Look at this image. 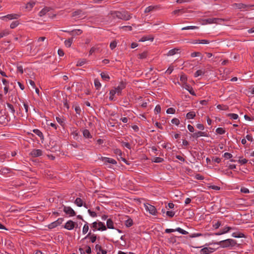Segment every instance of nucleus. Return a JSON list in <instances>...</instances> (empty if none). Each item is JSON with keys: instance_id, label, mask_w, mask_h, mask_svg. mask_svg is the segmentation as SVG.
I'll return each instance as SVG.
<instances>
[{"instance_id": "nucleus-1", "label": "nucleus", "mask_w": 254, "mask_h": 254, "mask_svg": "<svg viewBox=\"0 0 254 254\" xmlns=\"http://www.w3.org/2000/svg\"><path fill=\"white\" fill-rule=\"evenodd\" d=\"M110 14L114 18H117L124 20H128L131 18V15L127 11H111Z\"/></svg>"}, {"instance_id": "nucleus-2", "label": "nucleus", "mask_w": 254, "mask_h": 254, "mask_svg": "<svg viewBox=\"0 0 254 254\" xmlns=\"http://www.w3.org/2000/svg\"><path fill=\"white\" fill-rule=\"evenodd\" d=\"M217 244L220 245L222 248H227L229 247H234L237 245V243L235 240L228 239L225 240L220 241L217 243Z\"/></svg>"}, {"instance_id": "nucleus-3", "label": "nucleus", "mask_w": 254, "mask_h": 254, "mask_svg": "<svg viewBox=\"0 0 254 254\" xmlns=\"http://www.w3.org/2000/svg\"><path fill=\"white\" fill-rule=\"evenodd\" d=\"M223 21H224V19L219 18H209L203 20L206 24H220Z\"/></svg>"}, {"instance_id": "nucleus-4", "label": "nucleus", "mask_w": 254, "mask_h": 254, "mask_svg": "<svg viewBox=\"0 0 254 254\" xmlns=\"http://www.w3.org/2000/svg\"><path fill=\"white\" fill-rule=\"evenodd\" d=\"M144 207L147 211L153 215H156L157 211L155 207L149 203L144 204Z\"/></svg>"}, {"instance_id": "nucleus-5", "label": "nucleus", "mask_w": 254, "mask_h": 254, "mask_svg": "<svg viewBox=\"0 0 254 254\" xmlns=\"http://www.w3.org/2000/svg\"><path fill=\"white\" fill-rule=\"evenodd\" d=\"M63 211L64 212H65L66 214L69 215V216H73L76 215L75 212L70 207L66 206L64 205H63Z\"/></svg>"}, {"instance_id": "nucleus-6", "label": "nucleus", "mask_w": 254, "mask_h": 254, "mask_svg": "<svg viewBox=\"0 0 254 254\" xmlns=\"http://www.w3.org/2000/svg\"><path fill=\"white\" fill-rule=\"evenodd\" d=\"M51 8L49 7H45L43 8L39 13V15L40 16H43L44 15H46L47 14L49 15L50 17L54 18L56 16V14H54L53 16H51L49 13V12L51 10Z\"/></svg>"}, {"instance_id": "nucleus-7", "label": "nucleus", "mask_w": 254, "mask_h": 254, "mask_svg": "<svg viewBox=\"0 0 254 254\" xmlns=\"http://www.w3.org/2000/svg\"><path fill=\"white\" fill-rule=\"evenodd\" d=\"M126 84L124 81H121L118 87L114 89L117 92L118 95H121L122 90L126 88Z\"/></svg>"}, {"instance_id": "nucleus-8", "label": "nucleus", "mask_w": 254, "mask_h": 254, "mask_svg": "<svg viewBox=\"0 0 254 254\" xmlns=\"http://www.w3.org/2000/svg\"><path fill=\"white\" fill-rule=\"evenodd\" d=\"M63 221H64V218H60L58 219L56 221L49 224L48 228L51 229L56 228V227L61 225L62 223V222H63Z\"/></svg>"}, {"instance_id": "nucleus-9", "label": "nucleus", "mask_w": 254, "mask_h": 254, "mask_svg": "<svg viewBox=\"0 0 254 254\" xmlns=\"http://www.w3.org/2000/svg\"><path fill=\"white\" fill-rule=\"evenodd\" d=\"M20 17V15L18 14H9L5 16H1L0 19L1 20H4L6 19L7 20L17 19Z\"/></svg>"}, {"instance_id": "nucleus-10", "label": "nucleus", "mask_w": 254, "mask_h": 254, "mask_svg": "<svg viewBox=\"0 0 254 254\" xmlns=\"http://www.w3.org/2000/svg\"><path fill=\"white\" fill-rule=\"evenodd\" d=\"M191 136L193 138L197 139V138H198L200 136L207 137L208 134L206 132L198 131L195 132L193 133V134H192L191 135Z\"/></svg>"}, {"instance_id": "nucleus-11", "label": "nucleus", "mask_w": 254, "mask_h": 254, "mask_svg": "<svg viewBox=\"0 0 254 254\" xmlns=\"http://www.w3.org/2000/svg\"><path fill=\"white\" fill-rule=\"evenodd\" d=\"M43 152L41 149H33L30 153V155L33 157H37L42 156Z\"/></svg>"}, {"instance_id": "nucleus-12", "label": "nucleus", "mask_w": 254, "mask_h": 254, "mask_svg": "<svg viewBox=\"0 0 254 254\" xmlns=\"http://www.w3.org/2000/svg\"><path fill=\"white\" fill-rule=\"evenodd\" d=\"M75 223L72 220H68L64 225V228L67 230H72L75 227Z\"/></svg>"}, {"instance_id": "nucleus-13", "label": "nucleus", "mask_w": 254, "mask_h": 254, "mask_svg": "<svg viewBox=\"0 0 254 254\" xmlns=\"http://www.w3.org/2000/svg\"><path fill=\"white\" fill-rule=\"evenodd\" d=\"M101 160L103 162H104V164L107 165V163H110L112 164H116L117 161L112 158H108V157H102Z\"/></svg>"}, {"instance_id": "nucleus-14", "label": "nucleus", "mask_w": 254, "mask_h": 254, "mask_svg": "<svg viewBox=\"0 0 254 254\" xmlns=\"http://www.w3.org/2000/svg\"><path fill=\"white\" fill-rule=\"evenodd\" d=\"M214 251V249L211 248L205 247L200 251V254H210Z\"/></svg>"}, {"instance_id": "nucleus-15", "label": "nucleus", "mask_w": 254, "mask_h": 254, "mask_svg": "<svg viewBox=\"0 0 254 254\" xmlns=\"http://www.w3.org/2000/svg\"><path fill=\"white\" fill-rule=\"evenodd\" d=\"M85 12H83L81 9H78L72 13V17H77L78 18H80L82 17L83 15H85Z\"/></svg>"}, {"instance_id": "nucleus-16", "label": "nucleus", "mask_w": 254, "mask_h": 254, "mask_svg": "<svg viewBox=\"0 0 254 254\" xmlns=\"http://www.w3.org/2000/svg\"><path fill=\"white\" fill-rule=\"evenodd\" d=\"M234 5L235 6L236 8L241 10H244L248 7H250L251 6V5H246L242 3H235Z\"/></svg>"}, {"instance_id": "nucleus-17", "label": "nucleus", "mask_w": 254, "mask_h": 254, "mask_svg": "<svg viewBox=\"0 0 254 254\" xmlns=\"http://www.w3.org/2000/svg\"><path fill=\"white\" fill-rule=\"evenodd\" d=\"M183 87L185 88L186 90H187L190 94L192 95L195 96V93L191 86L189 85L187 83H185V85H183Z\"/></svg>"}, {"instance_id": "nucleus-18", "label": "nucleus", "mask_w": 254, "mask_h": 254, "mask_svg": "<svg viewBox=\"0 0 254 254\" xmlns=\"http://www.w3.org/2000/svg\"><path fill=\"white\" fill-rule=\"evenodd\" d=\"M11 169L7 167H2L0 169V174L5 175L10 172Z\"/></svg>"}, {"instance_id": "nucleus-19", "label": "nucleus", "mask_w": 254, "mask_h": 254, "mask_svg": "<svg viewBox=\"0 0 254 254\" xmlns=\"http://www.w3.org/2000/svg\"><path fill=\"white\" fill-rule=\"evenodd\" d=\"M154 40V37L152 36H143L139 40V42H145L146 41L150 40L151 41H153Z\"/></svg>"}, {"instance_id": "nucleus-20", "label": "nucleus", "mask_w": 254, "mask_h": 254, "mask_svg": "<svg viewBox=\"0 0 254 254\" xmlns=\"http://www.w3.org/2000/svg\"><path fill=\"white\" fill-rule=\"evenodd\" d=\"M33 132L40 137L41 140H43L44 137L43 133L38 129H34Z\"/></svg>"}, {"instance_id": "nucleus-21", "label": "nucleus", "mask_w": 254, "mask_h": 254, "mask_svg": "<svg viewBox=\"0 0 254 254\" xmlns=\"http://www.w3.org/2000/svg\"><path fill=\"white\" fill-rule=\"evenodd\" d=\"M98 226L99 227L97 230L99 231H105L107 229L106 226L102 222H99L98 223Z\"/></svg>"}, {"instance_id": "nucleus-22", "label": "nucleus", "mask_w": 254, "mask_h": 254, "mask_svg": "<svg viewBox=\"0 0 254 254\" xmlns=\"http://www.w3.org/2000/svg\"><path fill=\"white\" fill-rule=\"evenodd\" d=\"M107 227L109 229H114V223L111 219H107Z\"/></svg>"}, {"instance_id": "nucleus-23", "label": "nucleus", "mask_w": 254, "mask_h": 254, "mask_svg": "<svg viewBox=\"0 0 254 254\" xmlns=\"http://www.w3.org/2000/svg\"><path fill=\"white\" fill-rule=\"evenodd\" d=\"M83 136L87 138H90L92 137V136L89 132V131L87 129H85L83 131Z\"/></svg>"}, {"instance_id": "nucleus-24", "label": "nucleus", "mask_w": 254, "mask_h": 254, "mask_svg": "<svg viewBox=\"0 0 254 254\" xmlns=\"http://www.w3.org/2000/svg\"><path fill=\"white\" fill-rule=\"evenodd\" d=\"M193 43H194V44L199 43V44H209V41H208L207 40H205V39H203V40H195L194 41Z\"/></svg>"}, {"instance_id": "nucleus-25", "label": "nucleus", "mask_w": 254, "mask_h": 254, "mask_svg": "<svg viewBox=\"0 0 254 254\" xmlns=\"http://www.w3.org/2000/svg\"><path fill=\"white\" fill-rule=\"evenodd\" d=\"M187 118L188 119H192L195 117V113L193 111H191L187 114Z\"/></svg>"}, {"instance_id": "nucleus-26", "label": "nucleus", "mask_w": 254, "mask_h": 254, "mask_svg": "<svg viewBox=\"0 0 254 254\" xmlns=\"http://www.w3.org/2000/svg\"><path fill=\"white\" fill-rule=\"evenodd\" d=\"M74 203L78 206L81 207L83 205V201L82 200L79 198L77 197L76 198Z\"/></svg>"}, {"instance_id": "nucleus-27", "label": "nucleus", "mask_w": 254, "mask_h": 254, "mask_svg": "<svg viewBox=\"0 0 254 254\" xmlns=\"http://www.w3.org/2000/svg\"><path fill=\"white\" fill-rule=\"evenodd\" d=\"M179 50V49H176V48L170 50V51H169V52L167 54V56H173V55H175L178 52V51Z\"/></svg>"}, {"instance_id": "nucleus-28", "label": "nucleus", "mask_w": 254, "mask_h": 254, "mask_svg": "<svg viewBox=\"0 0 254 254\" xmlns=\"http://www.w3.org/2000/svg\"><path fill=\"white\" fill-rule=\"evenodd\" d=\"M73 42V38H69L64 41V44L66 47H70Z\"/></svg>"}, {"instance_id": "nucleus-29", "label": "nucleus", "mask_w": 254, "mask_h": 254, "mask_svg": "<svg viewBox=\"0 0 254 254\" xmlns=\"http://www.w3.org/2000/svg\"><path fill=\"white\" fill-rule=\"evenodd\" d=\"M125 224L126 227H129L133 225V221L131 218H128L125 221Z\"/></svg>"}, {"instance_id": "nucleus-30", "label": "nucleus", "mask_w": 254, "mask_h": 254, "mask_svg": "<svg viewBox=\"0 0 254 254\" xmlns=\"http://www.w3.org/2000/svg\"><path fill=\"white\" fill-rule=\"evenodd\" d=\"M217 108L221 110L226 111L229 108L227 105L219 104L217 106Z\"/></svg>"}, {"instance_id": "nucleus-31", "label": "nucleus", "mask_w": 254, "mask_h": 254, "mask_svg": "<svg viewBox=\"0 0 254 254\" xmlns=\"http://www.w3.org/2000/svg\"><path fill=\"white\" fill-rule=\"evenodd\" d=\"M177 238H182V237L181 236V237L172 236V237H170V238H169L168 242L170 243L174 244L177 241V240H176Z\"/></svg>"}, {"instance_id": "nucleus-32", "label": "nucleus", "mask_w": 254, "mask_h": 254, "mask_svg": "<svg viewBox=\"0 0 254 254\" xmlns=\"http://www.w3.org/2000/svg\"><path fill=\"white\" fill-rule=\"evenodd\" d=\"M87 62L86 60L85 59H82V60H79L76 64L77 66H80L83 65L84 64H86Z\"/></svg>"}, {"instance_id": "nucleus-33", "label": "nucleus", "mask_w": 254, "mask_h": 254, "mask_svg": "<svg viewBox=\"0 0 254 254\" xmlns=\"http://www.w3.org/2000/svg\"><path fill=\"white\" fill-rule=\"evenodd\" d=\"M72 31L73 32H72L71 34V35L72 36L79 35L81 34V33H82V30H81V29L73 30Z\"/></svg>"}, {"instance_id": "nucleus-34", "label": "nucleus", "mask_w": 254, "mask_h": 254, "mask_svg": "<svg viewBox=\"0 0 254 254\" xmlns=\"http://www.w3.org/2000/svg\"><path fill=\"white\" fill-rule=\"evenodd\" d=\"M180 81L183 83V85H185L187 83V77L185 74H182L180 77Z\"/></svg>"}, {"instance_id": "nucleus-35", "label": "nucleus", "mask_w": 254, "mask_h": 254, "mask_svg": "<svg viewBox=\"0 0 254 254\" xmlns=\"http://www.w3.org/2000/svg\"><path fill=\"white\" fill-rule=\"evenodd\" d=\"M175 231H177L179 232L180 233L183 234V235H187L189 233L188 232L182 229V228L178 227L175 229Z\"/></svg>"}, {"instance_id": "nucleus-36", "label": "nucleus", "mask_w": 254, "mask_h": 254, "mask_svg": "<svg viewBox=\"0 0 254 254\" xmlns=\"http://www.w3.org/2000/svg\"><path fill=\"white\" fill-rule=\"evenodd\" d=\"M204 234L200 233H194L189 235V237L190 238H195L200 236H203Z\"/></svg>"}, {"instance_id": "nucleus-37", "label": "nucleus", "mask_w": 254, "mask_h": 254, "mask_svg": "<svg viewBox=\"0 0 254 254\" xmlns=\"http://www.w3.org/2000/svg\"><path fill=\"white\" fill-rule=\"evenodd\" d=\"M89 229V226L87 222H85V224L83 226V229H82V233L83 234H85L87 233Z\"/></svg>"}, {"instance_id": "nucleus-38", "label": "nucleus", "mask_w": 254, "mask_h": 254, "mask_svg": "<svg viewBox=\"0 0 254 254\" xmlns=\"http://www.w3.org/2000/svg\"><path fill=\"white\" fill-rule=\"evenodd\" d=\"M204 71H202V70H197L195 73H194V76L195 77H197L199 76H200V75H203L204 74Z\"/></svg>"}, {"instance_id": "nucleus-39", "label": "nucleus", "mask_w": 254, "mask_h": 254, "mask_svg": "<svg viewBox=\"0 0 254 254\" xmlns=\"http://www.w3.org/2000/svg\"><path fill=\"white\" fill-rule=\"evenodd\" d=\"M198 27L196 26H188L186 27H184L182 28V30H190V29H198Z\"/></svg>"}, {"instance_id": "nucleus-40", "label": "nucleus", "mask_w": 254, "mask_h": 254, "mask_svg": "<svg viewBox=\"0 0 254 254\" xmlns=\"http://www.w3.org/2000/svg\"><path fill=\"white\" fill-rule=\"evenodd\" d=\"M101 76L103 80H105L106 81H108L110 79V76H109V75L104 72H102L101 73Z\"/></svg>"}, {"instance_id": "nucleus-41", "label": "nucleus", "mask_w": 254, "mask_h": 254, "mask_svg": "<svg viewBox=\"0 0 254 254\" xmlns=\"http://www.w3.org/2000/svg\"><path fill=\"white\" fill-rule=\"evenodd\" d=\"M94 85L96 89H99L101 86V84L99 80L97 79H95L94 80Z\"/></svg>"}, {"instance_id": "nucleus-42", "label": "nucleus", "mask_w": 254, "mask_h": 254, "mask_svg": "<svg viewBox=\"0 0 254 254\" xmlns=\"http://www.w3.org/2000/svg\"><path fill=\"white\" fill-rule=\"evenodd\" d=\"M231 119L237 120L239 116L237 114L234 113H230L227 115Z\"/></svg>"}, {"instance_id": "nucleus-43", "label": "nucleus", "mask_w": 254, "mask_h": 254, "mask_svg": "<svg viewBox=\"0 0 254 254\" xmlns=\"http://www.w3.org/2000/svg\"><path fill=\"white\" fill-rule=\"evenodd\" d=\"M216 132L219 134H223L225 133V130L224 128L222 127H218L216 129Z\"/></svg>"}, {"instance_id": "nucleus-44", "label": "nucleus", "mask_w": 254, "mask_h": 254, "mask_svg": "<svg viewBox=\"0 0 254 254\" xmlns=\"http://www.w3.org/2000/svg\"><path fill=\"white\" fill-rule=\"evenodd\" d=\"M117 92L115 91L114 89H112L110 91V97H109V100L111 101H113L114 100V96L115 94H116Z\"/></svg>"}, {"instance_id": "nucleus-45", "label": "nucleus", "mask_w": 254, "mask_h": 254, "mask_svg": "<svg viewBox=\"0 0 254 254\" xmlns=\"http://www.w3.org/2000/svg\"><path fill=\"white\" fill-rule=\"evenodd\" d=\"M185 12V11L184 10V9H176L174 10L172 12L174 14H180V13L182 14Z\"/></svg>"}, {"instance_id": "nucleus-46", "label": "nucleus", "mask_w": 254, "mask_h": 254, "mask_svg": "<svg viewBox=\"0 0 254 254\" xmlns=\"http://www.w3.org/2000/svg\"><path fill=\"white\" fill-rule=\"evenodd\" d=\"M147 56V52H143V53L138 55V58L140 59H145Z\"/></svg>"}, {"instance_id": "nucleus-47", "label": "nucleus", "mask_w": 254, "mask_h": 254, "mask_svg": "<svg viewBox=\"0 0 254 254\" xmlns=\"http://www.w3.org/2000/svg\"><path fill=\"white\" fill-rule=\"evenodd\" d=\"M6 105L7 107L10 110L11 113L12 114H14L15 113V111L13 107V106L12 104L8 103L6 104Z\"/></svg>"}, {"instance_id": "nucleus-48", "label": "nucleus", "mask_w": 254, "mask_h": 254, "mask_svg": "<svg viewBox=\"0 0 254 254\" xmlns=\"http://www.w3.org/2000/svg\"><path fill=\"white\" fill-rule=\"evenodd\" d=\"M19 23L18 21H13L10 25V27L11 29H14L19 25Z\"/></svg>"}, {"instance_id": "nucleus-49", "label": "nucleus", "mask_w": 254, "mask_h": 254, "mask_svg": "<svg viewBox=\"0 0 254 254\" xmlns=\"http://www.w3.org/2000/svg\"><path fill=\"white\" fill-rule=\"evenodd\" d=\"M99 51V48L93 47L90 49V50L89 51V55H91L93 53L95 52L96 51Z\"/></svg>"}, {"instance_id": "nucleus-50", "label": "nucleus", "mask_w": 254, "mask_h": 254, "mask_svg": "<svg viewBox=\"0 0 254 254\" xmlns=\"http://www.w3.org/2000/svg\"><path fill=\"white\" fill-rule=\"evenodd\" d=\"M232 236L235 238H243L244 237L245 235L243 233L237 234L236 233H233L232 234Z\"/></svg>"}, {"instance_id": "nucleus-51", "label": "nucleus", "mask_w": 254, "mask_h": 254, "mask_svg": "<svg viewBox=\"0 0 254 254\" xmlns=\"http://www.w3.org/2000/svg\"><path fill=\"white\" fill-rule=\"evenodd\" d=\"M164 161V159L161 157H155L153 161L155 163H161Z\"/></svg>"}, {"instance_id": "nucleus-52", "label": "nucleus", "mask_w": 254, "mask_h": 254, "mask_svg": "<svg viewBox=\"0 0 254 254\" xmlns=\"http://www.w3.org/2000/svg\"><path fill=\"white\" fill-rule=\"evenodd\" d=\"M117 43L116 41L112 42L110 44V47L111 50L114 49L117 47Z\"/></svg>"}, {"instance_id": "nucleus-53", "label": "nucleus", "mask_w": 254, "mask_h": 254, "mask_svg": "<svg viewBox=\"0 0 254 254\" xmlns=\"http://www.w3.org/2000/svg\"><path fill=\"white\" fill-rule=\"evenodd\" d=\"M34 5H35V2H28L26 4V8H29V9H30L34 6Z\"/></svg>"}, {"instance_id": "nucleus-54", "label": "nucleus", "mask_w": 254, "mask_h": 254, "mask_svg": "<svg viewBox=\"0 0 254 254\" xmlns=\"http://www.w3.org/2000/svg\"><path fill=\"white\" fill-rule=\"evenodd\" d=\"M166 112L167 114H173L175 113V109L173 108H169L167 110Z\"/></svg>"}, {"instance_id": "nucleus-55", "label": "nucleus", "mask_w": 254, "mask_h": 254, "mask_svg": "<svg viewBox=\"0 0 254 254\" xmlns=\"http://www.w3.org/2000/svg\"><path fill=\"white\" fill-rule=\"evenodd\" d=\"M166 213V215L170 218H172L175 215V212L172 211H167Z\"/></svg>"}, {"instance_id": "nucleus-56", "label": "nucleus", "mask_w": 254, "mask_h": 254, "mask_svg": "<svg viewBox=\"0 0 254 254\" xmlns=\"http://www.w3.org/2000/svg\"><path fill=\"white\" fill-rule=\"evenodd\" d=\"M171 123L173 124H175L177 126L179 125V124H180V121L177 118H174L172 120H171Z\"/></svg>"}, {"instance_id": "nucleus-57", "label": "nucleus", "mask_w": 254, "mask_h": 254, "mask_svg": "<svg viewBox=\"0 0 254 254\" xmlns=\"http://www.w3.org/2000/svg\"><path fill=\"white\" fill-rule=\"evenodd\" d=\"M154 8L155 7L154 6H149L145 8V9L144 10V12L145 13L149 12L151 11L152 10H153L154 9Z\"/></svg>"}, {"instance_id": "nucleus-58", "label": "nucleus", "mask_w": 254, "mask_h": 254, "mask_svg": "<svg viewBox=\"0 0 254 254\" xmlns=\"http://www.w3.org/2000/svg\"><path fill=\"white\" fill-rule=\"evenodd\" d=\"M114 153L116 154L117 155H119L120 156V158L122 157V152L121 150L119 149H116L114 150Z\"/></svg>"}, {"instance_id": "nucleus-59", "label": "nucleus", "mask_w": 254, "mask_h": 254, "mask_svg": "<svg viewBox=\"0 0 254 254\" xmlns=\"http://www.w3.org/2000/svg\"><path fill=\"white\" fill-rule=\"evenodd\" d=\"M122 145L123 146L126 147V148H127L128 149H129L131 148L130 144L129 143H128V142H122Z\"/></svg>"}, {"instance_id": "nucleus-60", "label": "nucleus", "mask_w": 254, "mask_h": 254, "mask_svg": "<svg viewBox=\"0 0 254 254\" xmlns=\"http://www.w3.org/2000/svg\"><path fill=\"white\" fill-rule=\"evenodd\" d=\"M88 212L90 214V215L92 217H95L97 216V214L95 212L91 211L90 209L88 210Z\"/></svg>"}, {"instance_id": "nucleus-61", "label": "nucleus", "mask_w": 254, "mask_h": 254, "mask_svg": "<svg viewBox=\"0 0 254 254\" xmlns=\"http://www.w3.org/2000/svg\"><path fill=\"white\" fill-rule=\"evenodd\" d=\"M223 156L226 159H230L232 157V155L230 153L226 152L224 154Z\"/></svg>"}, {"instance_id": "nucleus-62", "label": "nucleus", "mask_w": 254, "mask_h": 254, "mask_svg": "<svg viewBox=\"0 0 254 254\" xmlns=\"http://www.w3.org/2000/svg\"><path fill=\"white\" fill-rule=\"evenodd\" d=\"M196 127L200 130H203L204 129V126L203 124H198L196 125Z\"/></svg>"}, {"instance_id": "nucleus-63", "label": "nucleus", "mask_w": 254, "mask_h": 254, "mask_svg": "<svg viewBox=\"0 0 254 254\" xmlns=\"http://www.w3.org/2000/svg\"><path fill=\"white\" fill-rule=\"evenodd\" d=\"M241 191L245 193H248L250 192L249 189L245 187H243L241 189Z\"/></svg>"}, {"instance_id": "nucleus-64", "label": "nucleus", "mask_w": 254, "mask_h": 254, "mask_svg": "<svg viewBox=\"0 0 254 254\" xmlns=\"http://www.w3.org/2000/svg\"><path fill=\"white\" fill-rule=\"evenodd\" d=\"M231 229H232V228L229 226H226L222 230L223 231L224 234H225L229 232Z\"/></svg>"}]
</instances>
